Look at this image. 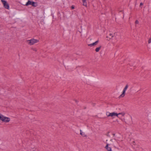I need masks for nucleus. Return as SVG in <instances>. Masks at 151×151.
<instances>
[{"instance_id": "6", "label": "nucleus", "mask_w": 151, "mask_h": 151, "mask_svg": "<svg viewBox=\"0 0 151 151\" xmlns=\"http://www.w3.org/2000/svg\"><path fill=\"white\" fill-rule=\"evenodd\" d=\"M109 116H117L118 117V114L117 113H115L114 112L110 113V114H109Z\"/></svg>"}, {"instance_id": "20", "label": "nucleus", "mask_w": 151, "mask_h": 151, "mask_svg": "<svg viewBox=\"0 0 151 151\" xmlns=\"http://www.w3.org/2000/svg\"><path fill=\"white\" fill-rule=\"evenodd\" d=\"M71 8L72 9H73L74 8V6H71Z\"/></svg>"}, {"instance_id": "22", "label": "nucleus", "mask_w": 151, "mask_h": 151, "mask_svg": "<svg viewBox=\"0 0 151 151\" xmlns=\"http://www.w3.org/2000/svg\"><path fill=\"white\" fill-rule=\"evenodd\" d=\"M113 135H115V134H113Z\"/></svg>"}, {"instance_id": "8", "label": "nucleus", "mask_w": 151, "mask_h": 151, "mask_svg": "<svg viewBox=\"0 0 151 151\" xmlns=\"http://www.w3.org/2000/svg\"><path fill=\"white\" fill-rule=\"evenodd\" d=\"M115 34H113L111 33H109V35H108V36L107 37H108L109 38V39H111L114 36V35Z\"/></svg>"}, {"instance_id": "9", "label": "nucleus", "mask_w": 151, "mask_h": 151, "mask_svg": "<svg viewBox=\"0 0 151 151\" xmlns=\"http://www.w3.org/2000/svg\"><path fill=\"white\" fill-rule=\"evenodd\" d=\"M105 148L108 151H112L110 147L108 146V144H107L105 147Z\"/></svg>"}, {"instance_id": "21", "label": "nucleus", "mask_w": 151, "mask_h": 151, "mask_svg": "<svg viewBox=\"0 0 151 151\" xmlns=\"http://www.w3.org/2000/svg\"><path fill=\"white\" fill-rule=\"evenodd\" d=\"M112 140H113L112 139L111 140V141L112 142H113Z\"/></svg>"}, {"instance_id": "10", "label": "nucleus", "mask_w": 151, "mask_h": 151, "mask_svg": "<svg viewBox=\"0 0 151 151\" xmlns=\"http://www.w3.org/2000/svg\"><path fill=\"white\" fill-rule=\"evenodd\" d=\"M83 3V5L85 6H86L87 5V2H86V0H82Z\"/></svg>"}, {"instance_id": "3", "label": "nucleus", "mask_w": 151, "mask_h": 151, "mask_svg": "<svg viewBox=\"0 0 151 151\" xmlns=\"http://www.w3.org/2000/svg\"><path fill=\"white\" fill-rule=\"evenodd\" d=\"M29 5H32L33 6L36 7L37 5V4L36 2L31 1L30 0H28L25 5L26 6H28Z\"/></svg>"}, {"instance_id": "23", "label": "nucleus", "mask_w": 151, "mask_h": 151, "mask_svg": "<svg viewBox=\"0 0 151 151\" xmlns=\"http://www.w3.org/2000/svg\"><path fill=\"white\" fill-rule=\"evenodd\" d=\"M33 151H35V150H33Z\"/></svg>"}, {"instance_id": "2", "label": "nucleus", "mask_w": 151, "mask_h": 151, "mask_svg": "<svg viewBox=\"0 0 151 151\" xmlns=\"http://www.w3.org/2000/svg\"><path fill=\"white\" fill-rule=\"evenodd\" d=\"M39 40H38L32 39L30 40H27V42H28V44L30 45H32L38 42Z\"/></svg>"}, {"instance_id": "19", "label": "nucleus", "mask_w": 151, "mask_h": 151, "mask_svg": "<svg viewBox=\"0 0 151 151\" xmlns=\"http://www.w3.org/2000/svg\"><path fill=\"white\" fill-rule=\"evenodd\" d=\"M143 4V3L142 2L140 4V6L141 7V6H142Z\"/></svg>"}, {"instance_id": "16", "label": "nucleus", "mask_w": 151, "mask_h": 151, "mask_svg": "<svg viewBox=\"0 0 151 151\" xmlns=\"http://www.w3.org/2000/svg\"><path fill=\"white\" fill-rule=\"evenodd\" d=\"M148 43L149 44H150V43H151V37L149 39L148 41Z\"/></svg>"}, {"instance_id": "15", "label": "nucleus", "mask_w": 151, "mask_h": 151, "mask_svg": "<svg viewBox=\"0 0 151 151\" xmlns=\"http://www.w3.org/2000/svg\"><path fill=\"white\" fill-rule=\"evenodd\" d=\"M110 114V113H109V112H107L106 113V115L107 116H109V115Z\"/></svg>"}, {"instance_id": "13", "label": "nucleus", "mask_w": 151, "mask_h": 151, "mask_svg": "<svg viewBox=\"0 0 151 151\" xmlns=\"http://www.w3.org/2000/svg\"><path fill=\"white\" fill-rule=\"evenodd\" d=\"M80 134L82 135V136H83V137H85V134H84V133L83 132H82V131H81V130H80Z\"/></svg>"}, {"instance_id": "17", "label": "nucleus", "mask_w": 151, "mask_h": 151, "mask_svg": "<svg viewBox=\"0 0 151 151\" xmlns=\"http://www.w3.org/2000/svg\"><path fill=\"white\" fill-rule=\"evenodd\" d=\"M32 49L33 50H34V51H35V52H36L37 51V49L36 48H32Z\"/></svg>"}, {"instance_id": "4", "label": "nucleus", "mask_w": 151, "mask_h": 151, "mask_svg": "<svg viewBox=\"0 0 151 151\" xmlns=\"http://www.w3.org/2000/svg\"><path fill=\"white\" fill-rule=\"evenodd\" d=\"M1 1L4 5V7L7 9H9V5L6 1L4 0H1Z\"/></svg>"}, {"instance_id": "18", "label": "nucleus", "mask_w": 151, "mask_h": 151, "mask_svg": "<svg viewBox=\"0 0 151 151\" xmlns=\"http://www.w3.org/2000/svg\"><path fill=\"white\" fill-rule=\"evenodd\" d=\"M136 24H138L139 23V21L137 20H136L135 22Z\"/></svg>"}, {"instance_id": "12", "label": "nucleus", "mask_w": 151, "mask_h": 151, "mask_svg": "<svg viewBox=\"0 0 151 151\" xmlns=\"http://www.w3.org/2000/svg\"><path fill=\"white\" fill-rule=\"evenodd\" d=\"M114 140L116 141V142H113V144L114 146H117V145H119L117 141H116V140L114 139Z\"/></svg>"}, {"instance_id": "1", "label": "nucleus", "mask_w": 151, "mask_h": 151, "mask_svg": "<svg viewBox=\"0 0 151 151\" xmlns=\"http://www.w3.org/2000/svg\"><path fill=\"white\" fill-rule=\"evenodd\" d=\"M0 120L4 122H8L10 121V119L9 118L5 116L0 114Z\"/></svg>"}, {"instance_id": "5", "label": "nucleus", "mask_w": 151, "mask_h": 151, "mask_svg": "<svg viewBox=\"0 0 151 151\" xmlns=\"http://www.w3.org/2000/svg\"><path fill=\"white\" fill-rule=\"evenodd\" d=\"M128 87V85L127 84L124 88L122 94L119 96L120 97H123L125 95V91Z\"/></svg>"}, {"instance_id": "14", "label": "nucleus", "mask_w": 151, "mask_h": 151, "mask_svg": "<svg viewBox=\"0 0 151 151\" xmlns=\"http://www.w3.org/2000/svg\"><path fill=\"white\" fill-rule=\"evenodd\" d=\"M118 115H121L122 116H124L125 115V113L124 112H122L121 113H119L118 114Z\"/></svg>"}, {"instance_id": "7", "label": "nucleus", "mask_w": 151, "mask_h": 151, "mask_svg": "<svg viewBox=\"0 0 151 151\" xmlns=\"http://www.w3.org/2000/svg\"><path fill=\"white\" fill-rule=\"evenodd\" d=\"M98 42H99V40H97L95 42L93 43L90 44H88V45L89 46L92 47V46H93L95 45H96Z\"/></svg>"}, {"instance_id": "11", "label": "nucleus", "mask_w": 151, "mask_h": 151, "mask_svg": "<svg viewBox=\"0 0 151 151\" xmlns=\"http://www.w3.org/2000/svg\"><path fill=\"white\" fill-rule=\"evenodd\" d=\"M101 46H99V47H97L96 49H95V51L97 52H99V50H100V49L101 48Z\"/></svg>"}]
</instances>
